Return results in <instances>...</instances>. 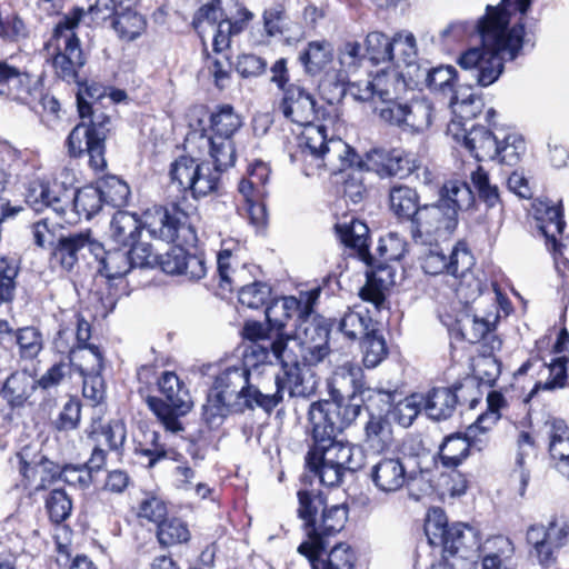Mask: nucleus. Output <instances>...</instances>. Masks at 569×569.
<instances>
[{
    "mask_svg": "<svg viewBox=\"0 0 569 569\" xmlns=\"http://www.w3.org/2000/svg\"><path fill=\"white\" fill-rule=\"evenodd\" d=\"M532 0H501L488 4L476 22L457 20L440 31L446 46L462 42L472 36L481 40L480 47L463 52L458 63L480 87L496 82L503 72L505 61L515 60L526 46L535 42L525 31V21Z\"/></svg>",
    "mask_w": 569,
    "mask_h": 569,
    "instance_id": "nucleus-1",
    "label": "nucleus"
},
{
    "mask_svg": "<svg viewBox=\"0 0 569 569\" xmlns=\"http://www.w3.org/2000/svg\"><path fill=\"white\" fill-rule=\"evenodd\" d=\"M360 411V403L343 399L315 401L309 407L312 445L307 452L306 465L323 486H339L346 472H356L363 466L362 450L337 438Z\"/></svg>",
    "mask_w": 569,
    "mask_h": 569,
    "instance_id": "nucleus-2",
    "label": "nucleus"
},
{
    "mask_svg": "<svg viewBox=\"0 0 569 569\" xmlns=\"http://www.w3.org/2000/svg\"><path fill=\"white\" fill-rule=\"evenodd\" d=\"M251 373L246 366L237 363L224 368L214 380L212 390L202 406V416L209 425H218L232 411L261 408L272 411L280 402L279 393H264L250 381Z\"/></svg>",
    "mask_w": 569,
    "mask_h": 569,
    "instance_id": "nucleus-3",
    "label": "nucleus"
},
{
    "mask_svg": "<svg viewBox=\"0 0 569 569\" xmlns=\"http://www.w3.org/2000/svg\"><path fill=\"white\" fill-rule=\"evenodd\" d=\"M101 101H87L82 94L78 97V111L80 118H88L77 124L67 138V148L70 157L80 158L89 156V166L94 171H103L107 168L106 139L111 130V118L102 110Z\"/></svg>",
    "mask_w": 569,
    "mask_h": 569,
    "instance_id": "nucleus-4",
    "label": "nucleus"
},
{
    "mask_svg": "<svg viewBox=\"0 0 569 569\" xmlns=\"http://www.w3.org/2000/svg\"><path fill=\"white\" fill-rule=\"evenodd\" d=\"M243 126L242 117L231 104L217 106L209 114L200 140L209 148L217 169H228L236 162L233 137Z\"/></svg>",
    "mask_w": 569,
    "mask_h": 569,
    "instance_id": "nucleus-5",
    "label": "nucleus"
},
{
    "mask_svg": "<svg viewBox=\"0 0 569 569\" xmlns=\"http://www.w3.org/2000/svg\"><path fill=\"white\" fill-rule=\"evenodd\" d=\"M83 16L84 11L82 9H76L70 14L64 16L54 27L49 43L57 50L52 62L56 74L68 83L81 84L79 72L86 64V57L74 30Z\"/></svg>",
    "mask_w": 569,
    "mask_h": 569,
    "instance_id": "nucleus-6",
    "label": "nucleus"
},
{
    "mask_svg": "<svg viewBox=\"0 0 569 569\" xmlns=\"http://www.w3.org/2000/svg\"><path fill=\"white\" fill-rule=\"evenodd\" d=\"M164 400L149 397L147 402L167 431L178 433L183 430L179 417L192 407L191 396L184 383L172 371H164L158 380Z\"/></svg>",
    "mask_w": 569,
    "mask_h": 569,
    "instance_id": "nucleus-7",
    "label": "nucleus"
},
{
    "mask_svg": "<svg viewBox=\"0 0 569 569\" xmlns=\"http://www.w3.org/2000/svg\"><path fill=\"white\" fill-rule=\"evenodd\" d=\"M299 516L305 520L308 540L335 535L343 529L347 521V509L343 506L325 507L320 496L306 490L298 491Z\"/></svg>",
    "mask_w": 569,
    "mask_h": 569,
    "instance_id": "nucleus-8",
    "label": "nucleus"
},
{
    "mask_svg": "<svg viewBox=\"0 0 569 569\" xmlns=\"http://www.w3.org/2000/svg\"><path fill=\"white\" fill-rule=\"evenodd\" d=\"M209 162L199 161L190 156H180L170 166V178L183 191H191L194 198L206 197L218 189L220 172Z\"/></svg>",
    "mask_w": 569,
    "mask_h": 569,
    "instance_id": "nucleus-9",
    "label": "nucleus"
},
{
    "mask_svg": "<svg viewBox=\"0 0 569 569\" xmlns=\"http://www.w3.org/2000/svg\"><path fill=\"white\" fill-rule=\"evenodd\" d=\"M28 451L23 450L17 455L19 461L20 473L29 481H36L39 477L40 482L36 486V489H42L47 482H50L56 476L64 481L66 483L78 487L80 489H87L92 483V476L84 465H66L60 470L58 467L40 456L36 459L28 460Z\"/></svg>",
    "mask_w": 569,
    "mask_h": 569,
    "instance_id": "nucleus-10",
    "label": "nucleus"
},
{
    "mask_svg": "<svg viewBox=\"0 0 569 569\" xmlns=\"http://www.w3.org/2000/svg\"><path fill=\"white\" fill-rule=\"evenodd\" d=\"M526 540L531 546V555L540 565L550 566L556 552L569 541V520L561 515H552L547 525L535 523L528 527Z\"/></svg>",
    "mask_w": 569,
    "mask_h": 569,
    "instance_id": "nucleus-11",
    "label": "nucleus"
},
{
    "mask_svg": "<svg viewBox=\"0 0 569 569\" xmlns=\"http://www.w3.org/2000/svg\"><path fill=\"white\" fill-rule=\"evenodd\" d=\"M458 224L453 209L443 207L439 201L422 206L411 219V234L416 242L428 243L449 237Z\"/></svg>",
    "mask_w": 569,
    "mask_h": 569,
    "instance_id": "nucleus-12",
    "label": "nucleus"
},
{
    "mask_svg": "<svg viewBox=\"0 0 569 569\" xmlns=\"http://www.w3.org/2000/svg\"><path fill=\"white\" fill-rule=\"evenodd\" d=\"M186 214L176 206L154 207L144 213L143 227L150 236L168 243L180 241L191 243L194 232L186 222Z\"/></svg>",
    "mask_w": 569,
    "mask_h": 569,
    "instance_id": "nucleus-13",
    "label": "nucleus"
},
{
    "mask_svg": "<svg viewBox=\"0 0 569 569\" xmlns=\"http://www.w3.org/2000/svg\"><path fill=\"white\" fill-rule=\"evenodd\" d=\"M302 127V132L297 137V148L290 152V160L299 163L303 173L310 177L323 169V154L329 139L323 126H315L312 122Z\"/></svg>",
    "mask_w": 569,
    "mask_h": 569,
    "instance_id": "nucleus-14",
    "label": "nucleus"
},
{
    "mask_svg": "<svg viewBox=\"0 0 569 569\" xmlns=\"http://www.w3.org/2000/svg\"><path fill=\"white\" fill-rule=\"evenodd\" d=\"M333 380L337 383L340 380L350 383L352 387V395L349 398H345L342 395H336V391H333L332 399H343L355 403L353 399L356 395H359L362 402L367 403L369 408L376 409L378 411L387 410L395 399V391L391 389L366 387L362 381L361 368L351 362H346L340 366L335 372Z\"/></svg>",
    "mask_w": 569,
    "mask_h": 569,
    "instance_id": "nucleus-15",
    "label": "nucleus"
},
{
    "mask_svg": "<svg viewBox=\"0 0 569 569\" xmlns=\"http://www.w3.org/2000/svg\"><path fill=\"white\" fill-rule=\"evenodd\" d=\"M307 309L308 306H305V312L299 316L295 336L299 341L301 359L308 365H317L329 353V329L320 318H311Z\"/></svg>",
    "mask_w": 569,
    "mask_h": 569,
    "instance_id": "nucleus-16",
    "label": "nucleus"
},
{
    "mask_svg": "<svg viewBox=\"0 0 569 569\" xmlns=\"http://www.w3.org/2000/svg\"><path fill=\"white\" fill-rule=\"evenodd\" d=\"M425 533L431 546L443 548V552H455L460 549L458 541H475V529L462 523L448 526L445 511L432 508L428 511L425 521Z\"/></svg>",
    "mask_w": 569,
    "mask_h": 569,
    "instance_id": "nucleus-17",
    "label": "nucleus"
},
{
    "mask_svg": "<svg viewBox=\"0 0 569 569\" xmlns=\"http://www.w3.org/2000/svg\"><path fill=\"white\" fill-rule=\"evenodd\" d=\"M270 169L261 161L256 162L249 170L248 178L239 183V192L246 202V210L250 222L257 227L263 226L267 221V209L264 198L268 196L267 182Z\"/></svg>",
    "mask_w": 569,
    "mask_h": 569,
    "instance_id": "nucleus-18",
    "label": "nucleus"
},
{
    "mask_svg": "<svg viewBox=\"0 0 569 569\" xmlns=\"http://www.w3.org/2000/svg\"><path fill=\"white\" fill-rule=\"evenodd\" d=\"M102 251V244L91 238L90 231L71 233L58 239L50 261L54 268L59 267L64 271H71L79 259L86 257L87 252L99 258Z\"/></svg>",
    "mask_w": 569,
    "mask_h": 569,
    "instance_id": "nucleus-19",
    "label": "nucleus"
},
{
    "mask_svg": "<svg viewBox=\"0 0 569 569\" xmlns=\"http://www.w3.org/2000/svg\"><path fill=\"white\" fill-rule=\"evenodd\" d=\"M26 202L37 212L50 209L62 220L71 203V190L57 181L37 179L28 186Z\"/></svg>",
    "mask_w": 569,
    "mask_h": 569,
    "instance_id": "nucleus-20",
    "label": "nucleus"
},
{
    "mask_svg": "<svg viewBox=\"0 0 569 569\" xmlns=\"http://www.w3.org/2000/svg\"><path fill=\"white\" fill-rule=\"evenodd\" d=\"M368 477L375 488L385 495L399 492L413 479L405 459L397 456L379 458L371 465Z\"/></svg>",
    "mask_w": 569,
    "mask_h": 569,
    "instance_id": "nucleus-21",
    "label": "nucleus"
},
{
    "mask_svg": "<svg viewBox=\"0 0 569 569\" xmlns=\"http://www.w3.org/2000/svg\"><path fill=\"white\" fill-rule=\"evenodd\" d=\"M488 440V436L472 423L465 435L453 433L445 438L439 449V461L445 468L456 469L468 458L470 449L480 451Z\"/></svg>",
    "mask_w": 569,
    "mask_h": 569,
    "instance_id": "nucleus-22",
    "label": "nucleus"
},
{
    "mask_svg": "<svg viewBox=\"0 0 569 569\" xmlns=\"http://www.w3.org/2000/svg\"><path fill=\"white\" fill-rule=\"evenodd\" d=\"M325 540L317 537L303 541L298 547V552L308 558L312 569H353L355 555L346 543L335 546L326 558H321V552L326 549Z\"/></svg>",
    "mask_w": 569,
    "mask_h": 569,
    "instance_id": "nucleus-23",
    "label": "nucleus"
},
{
    "mask_svg": "<svg viewBox=\"0 0 569 569\" xmlns=\"http://www.w3.org/2000/svg\"><path fill=\"white\" fill-rule=\"evenodd\" d=\"M160 258L161 269L169 274L182 276L190 281H198L207 274V261L202 254L190 253L183 249L186 242L176 241Z\"/></svg>",
    "mask_w": 569,
    "mask_h": 569,
    "instance_id": "nucleus-24",
    "label": "nucleus"
},
{
    "mask_svg": "<svg viewBox=\"0 0 569 569\" xmlns=\"http://www.w3.org/2000/svg\"><path fill=\"white\" fill-rule=\"evenodd\" d=\"M362 166L380 178L405 177L416 168L413 160L401 149L373 148L366 154Z\"/></svg>",
    "mask_w": 569,
    "mask_h": 569,
    "instance_id": "nucleus-25",
    "label": "nucleus"
},
{
    "mask_svg": "<svg viewBox=\"0 0 569 569\" xmlns=\"http://www.w3.org/2000/svg\"><path fill=\"white\" fill-rule=\"evenodd\" d=\"M282 93L279 109L286 119L302 126L312 123L318 118L315 98L303 87L290 83Z\"/></svg>",
    "mask_w": 569,
    "mask_h": 569,
    "instance_id": "nucleus-26",
    "label": "nucleus"
},
{
    "mask_svg": "<svg viewBox=\"0 0 569 569\" xmlns=\"http://www.w3.org/2000/svg\"><path fill=\"white\" fill-rule=\"evenodd\" d=\"M312 366L303 361V365L293 366L283 371L282 376L278 375L274 379L277 389L273 393H279L281 401L284 390H288L290 397L313 396L318 388V380Z\"/></svg>",
    "mask_w": 569,
    "mask_h": 569,
    "instance_id": "nucleus-27",
    "label": "nucleus"
},
{
    "mask_svg": "<svg viewBox=\"0 0 569 569\" xmlns=\"http://www.w3.org/2000/svg\"><path fill=\"white\" fill-rule=\"evenodd\" d=\"M498 319V310L475 307L459 310L456 325L461 337L470 343L486 339Z\"/></svg>",
    "mask_w": 569,
    "mask_h": 569,
    "instance_id": "nucleus-28",
    "label": "nucleus"
},
{
    "mask_svg": "<svg viewBox=\"0 0 569 569\" xmlns=\"http://www.w3.org/2000/svg\"><path fill=\"white\" fill-rule=\"evenodd\" d=\"M91 337V327L88 321L79 315H74V320L69 323L60 325V328L53 339V348L61 355H68L71 359L83 343Z\"/></svg>",
    "mask_w": 569,
    "mask_h": 569,
    "instance_id": "nucleus-29",
    "label": "nucleus"
},
{
    "mask_svg": "<svg viewBox=\"0 0 569 569\" xmlns=\"http://www.w3.org/2000/svg\"><path fill=\"white\" fill-rule=\"evenodd\" d=\"M535 212L538 228L546 238L547 246H551L556 252L559 248L556 236L561 234L566 226L561 204H553L548 199L538 200L535 203Z\"/></svg>",
    "mask_w": 569,
    "mask_h": 569,
    "instance_id": "nucleus-30",
    "label": "nucleus"
},
{
    "mask_svg": "<svg viewBox=\"0 0 569 569\" xmlns=\"http://www.w3.org/2000/svg\"><path fill=\"white\" fill-rule=\"evenodd\" d=\"M400 71H405L411 80L416 68H420L418 62L417 40L412 32L400 31L392 37L390 60Z\"/></svg>",
    "mask_w": 569,
    "mask_h": 569,
    "instance_id": "nucleus-31",
    "label": "nucleus"
},
{
    "mask_svg": "<svg viewBox=\"0 0 569 569\" xmlns=\"http://www.w3.org/2000/svg\"><path fill=\"white\" fill-rule=\"evenodd\" d=\"M456 295L461 309L483 308L485 305H489L491 309H497L495 305L498 296L497 289L495 288L493 292L483 293V282L475 273L467 274L466 278L458 280Z\"/></svg>",
    "mask_w": 569,
    "mask_h": 569,
    "instance_id": "nucleus-32",
    "label": "nucleus"
},
{
    "mask_svg": "<svg viewBox=\"0 0 569 569\" xmlns=\"http://www.w3.org/2000/svg\"><path fill=\"white\" fill-rule=\"evenodd\" d=\"M376 94L381 102L403 100L406 94L416 88L405 71L388 70L375 76Z\"/></svg>",
    "mask_w": 569,
    "mask_h": 569,
    "instance_id": "nucleus-33",
    "label": "nucleus"
},
{
    "mask_svg": "<svg viewBox=\"0 0 569 569\" xmlns=\"http://www.w3.org/2000/svg\"><path fill=\"white\" fill-rule=\"evenodd\" d=\"M498 134L482 126H473L470 129L463 128L462 140L465 147L479 161L496 160Z\"/></svg>",
    "mask_w": 569,
    "mask_h": 569,
    "instance_id": "nucleus-34",
    "label": "nucleus"
},
{
    "mask_svg": "<svg viewBox=\"0 0 569 569\" xmlns=\"http://www.w3.org/2000/svg\"><path fill=\"white\" fill-rule=\"evenodd\" d=\"M490 342L482 346V351L473 360L475 377L482 383L492 387L501 373V362L495 356L500 350L501 340L497 337H489Z\"/></svg>",
    "mask_w": 569,
    "mask_h": 569,
    "instance_id": "nucleus-35",
    "label": "nucleus"
},
{
    "mask_svg": "<svg viewBox=\"0 0 569 569\" xmlns=\"http://www.w3.org/2000/svg\"><path fill=\"white\" fill-rule=\"evenodd\" d=\"M411 83L419 87H427L431 91L448 93L453 91L456 80V69L450 66H440L436 68L420 67L415 69Z\"/></svg>",
    "mask_w": 569,
    "mask_h": 569,
    "instance_id": "nucleus-36",
    "label": "nucleus"
},
{
    "mask_svg": "<svg viewBox=\"0 0 569 569\" xmlns=\"http://www.w3.org/2000/svg\"><path fill=\"white\" fill-rule=\"evenodd\" d=\"M423 410L432 420H446L452 416L458 402V396L451 388H432L427 393H422Z\"/></svg>",
    "mask_w": 569,
    "mask_h": 569,
    "instance_id": "nucleus-37",
    "label": "nucleus"
},
{
    "mask_svg": "<svg viewBox=\"0 0 569 569\" xmlns=\"http://www.w3.org/2000/svg\"><path fill=\"white\" fill-rule=\"evenodd\" d=\"M375 326L369 311L361 306L349 308L338 320V330L350 340L365 337Z\"/></svg>",
    "mask_w": 569,
    "mask_h": 569,
    "instance_id": "nucleus-38",
    "label": "nucleus"
},
{
    "mask_svg": "<svg viewBox=\"0 0 569 569\" xmlns=\"http://www.w3.org/2000/svg\"><path fill=\"white\" fill-rule=\"evenodd\" d=\"M301 311V302L290 296V297H281L278 299H273L270 305L266 308V318L269 327L276 331V335L283 333L289 319L292 318L296 313H303Z\"/></svg>",
    "mask_w": 569,
    "mask_h": 569,
    "instance_id": "nucleus-39",
    "label": "nucleus"
},
{
    "mask_svg": "<svg viewBox=\"0 0 569 569\" xmlns=\"http://www.w3.org/2000/svg\"><path fill=\"white\" fill-rule=\"evenodd\" d=\"M36 379L28 371L11 373L2 388L3 397L13 407L22 406L37 388Z\"/></svg>",
    "mask_w": 569,
    "mask_h": 569,
    "instance_id": "nucleus-40",
    "label": "nucleus"
},
{
    "mask_svg": "<svg viewBox=\"0 0 569 569\" xmlns=\"http://www.w3.org/2000/svg\"><path fill=\"white\" fill-rule=\"evenodd\" d=\"M336 229L347 247L355 249L362 260L369 259V228L366 223L352 218L350 222L338 223Z\"/></svg>",
    "mask_w": 569,
    "mask_h": 569,
    "instance_id": "nucleus-41",
    "label": "nucleus"
},
{
    "mask_svg": "<svg viewBox=\"0 0 569 569\" xmlns=\"http://www.w3.org/2000/svg\"><path fill=\"white\" fill-rule=\"evenodd\" d=\"M363 162L358 161L356 151L340 138L329 139L323 154V169L328 168L332 172L342 171L346 168Z\"/></svg>",
    "mask_w": 569,
    "mask_h": 569,
    "instance_id": "nucleus-42",
    "label": "nucleus"
},
{
    "mask_svg": "<svg viewBox=\"0 0 569 569\" xmlns=\"http://www.w3.org/2000/svg\"><path fill=\"white\" fill-rule=\"evenodd\" d=\"M443 207L453 209L458 218V211L468 209L475 201L473 192L470 186L460 180H450L446 182L441 189L440 199L438 200Z\"/></svg>",
    "mask_w": 569,
    "mask_h": 569,
    "instance_id": "nucleus-43",
    "label": "nucleus"
},
{
    "mask_svg": "<svg viewBox=\"0 0 569 569\" xmlns=\"http://www.w3.org/2000/svg\"><path fill=\"white\" fill-rule=\"evenodd\" d=\"M141 223L136 214L118 211L110 222V234L114 242L127 247L140 236Z\"/></svg>",
    "mask_w": 569,
    "mask_h": 569,
    "instance_id": "nucleus-44",
    "label": "nucleus"
},
{
    "mask_svg": "<svg viewBox=\"0 0 569 569\" xmlns=\"http://www.w3.org/2000/svg\"><path fill=\"white\" fill-rule=\"evenodd\" d=\"M525 151L526 143L521 134L516 131H499L496 159L500 163L515 166Z\"/></svg>",
    "mask_w": 569,
    "mask_h": 569,
    "instance_id": "nucleus-45",
    "label": "nucleus"
},
{
    "mask_svg": "<svg viewBox=\"0 0 569 569\" xmlns=\"http://www.w3.org/2000/svg\"><path fill=\"white\" fill-rule=\"evenodd\" d=\"M272 358L278 361L282 370L286 371L290 367L299 366V341L296 336L286 333L276 335L274 339L270 342Z\"/></svg>",
    "mask_w": 569,
    "mask_h": 569,
    "instance_id": "nucleus-46",
    "label": "nucleus"
},
{
    "mask_svg": "<svg viewBox=\"0 0 569 569\" xmlns=\"http://www.w3.org/2000/svg\"><path fill=\"white\" fill-rule=\"evenodd\" d=\"M365 442L376 451L388 448L392 442V429L390 422L381 415H371L365 425Z\"/></svg>",
    "mask_w": 569,
    "mask_h": 569,
    "instance_id": "nucleus-47",
    "label": "nucleus"
},
{
    "mask_svg": "<svg viewBox=\"0 0 569 569\" xmlns=\"http://www.w3.org/2000/svg\"><path fill=\"white\" fill-rule=\"evenodd\" d=\"M306 71L319 73L332 60V47L328 41H311L299 57Z\"/></svg>",
    "mask_w": 569,
    "mask_h": 569,
    "instance_id": "nucleus-48",
    "label": "nucleus"
},
{
    "mask_svg": "<svg viewBox=\"0 0 569 569\" xmlns=\"http://www.w3.org/2000/svg\"><path fill=\"white\" fill-rule=\"evenodd\" d=\"M88 437L99 446L106 445L110 450L118 451L126 441V425L121 420H112L99 428L93 427Z\"/></svg>",
    "mask_w": 569,
    "mask_h": 569,
    "instance_id": "nucleus-49",
    "label": "nucleus"
},
{
    "mask_svg": "<svg viewBox=\"0 0 569 569\" xmlns=\"http://www.w3.org/2000/svg\"><path fill=\"white\" fill-rule=\"evenodd\" d=\"M460 549L455 552H446L451 558L446 556V561L450 569H476L478 561L481 559L480 542L478 533L475 530V541L460 540L458 541Z\"/></svg>",
    "mask_w": 569,
    "mask_h": 569,
    "instance_id": "nucleus-50",
    "label": "nucleus"
},
{
    "mask_svg": "<svg viewBox=\"0 0 569 569\" xmlns=\"http://www.w3.org/2000/svg\"><path fill=\"white\" fill-rule=\"evenodd\" d=\"M71 202L78 217L89 220L100 211L103 196H101L98 187H86L77 192L71 190Z\"/></svg>",
    "mask_w": 569,
    "mask_h": 569,
    "instance_id": "nucleus-51",
    "label": "nucleus"
},
{
    "mask_svg": "<svg viewBox=\"0 0 569 569\" xmlns=\"http://www.w3.org/2000/svg\"><path fill=\"white\" fill-rule=\"evenodd\" d=\"M190 537L188 525L177 517H167L157 528L158 541L163 547L186 543Z\"/></svg>",
    "mask_w": 569,
    "mask_h": 569,
    "instance_id": "nucleus-52",
    "label": "nucleus"
},
{
    "mask_svg": "<svg viewBox=\"0 0 569 569\" xmlns=\"http://www.w3.org/2000/svg\"><path fill=\"white\" fill-rule=\"evenodd\" d=\"M432 120V106L423 98H412L407 102L405 128L412 131H423L429 128Z\"/></svg>",
    "mask_w": 569,
    "mask_h": 569,
    "instance_id": "nucleus-53",
    "label": "nucleus"
},
{
    "mask_svg": "<svg viewBox=\"0 0 569 569\" xmlns=\"http://www.w3.org/2000/svg\"><path fill=\"white\" fill-rule=\"evenodd\" d=\"M391 210L401 218L409 219L416 214L418 207V194L416 190L407 186H396L389 194Z\"/></svg>",
    "mask_w": 569,
    "mask_h": 569,
    "instance_id": "nucleus-54",
    "label": "nucleus"
},
{
    "mask_svg": "<svg viewBox=\"0 0 569 569\" xmlns=\"http://www.w3.org/2000/svg\"><path fill=\"white\" fill-rule=\"evenodd\" d=\"M101 253H104L100 259L101 270L108 279L122 278L132 269L127 247L120 246L117 249L102 251Z\"/></svg>",
    "mask_w": 569,
    "mask_h": 569,
    "instance_id": "nucleus-55",
    "label": "nucleus"
},
{
    "mask_svg": "<svg viewBox=\"0 0 569 569\" xmlns=\"http://www.w3.org/2000/svg\"><path fill=\"white\" fill-rule=\"evenodd\" d=\"M69 363L74 367L80 375L101 373L103 368L102 353L97 346L86 342L71 356Z\"/></svg>",
    "mask_w": 569,
    "mask_h": 569,
    "instance_id": "nucleus-56",
    "label": "nucleus"
},
{
    "mask_svg": "<svg viewBox=\"0 0 569 569\" xmlns=\"http://www.w3.org/2000/svg\"><path fill=\"white\" fill-rule=\"evenodd\" d=\"M0 93H4V87L16 90L17 93L29 92L30 74L22 68H19L9 60L0 61Z\"/></svg>",
    "mask_w": 569,
    "mask_h": 569,
    "instance_id": "nucleus-57",
    "label": "nucleus"
},
{
    "mask_svg": "<svg viewBox=\"0 0 569 569\" xmlns=\"http://www.w3.org/2000/svg\"><path fill=\"white\" fill-rule=\"evenodd\" d=\"M113 28L121 39L132 41L144 31L146 20L130 9L119 11L113 21Z\"/></svg>",
    "mask_w": 569,
    "mask_h": 569,
    "instance_id": "nucleus-58",
    "label": "nucleus"
},
{
    "mask_svg": "<svg viewBox=\"0 0 569 569\" xmlns=\"http://www.w3.org/2000/svg\"><path fill=\"white\" fill-rule=\"evenodd\" d=\"M363 365L367 368H376L388 356L386 340L376 328L369 331L362 341Z\"/></svg>",
    "mask_w": 569,
    "mask_h": 569,
    "instance_id": "nucleus-59",
    "label": "nucleus"
},
{
    "mask_svg": "<svg viewBox=\"0 0 569 569\" xmlns=\"http://www.w3.org/2000/svg\"><path fill=\"white\" fill-rule=\"evenodd\" d=\"M422 403V393H412L393 407L390 411L391 417L398 425L408 428L423 410Z\"/></svg>",
    "mask_w": 569,
    "mask_h": 569,
    "instance_id": "nucleus-60",
    "label": "nucleus"
},
{
    "mask_svg": "<svg viewBox=\"0 0 569 569\" xmlns=\"http://www.w3.org/2000/svg\"><path fill=\"white\" fill-rule=\"evenodd\" d=\"M472 187L477 191L478 197L488 208H493L500 203V192L497 184L492 183L488 172L478 166L470 176Z\"/></svg>",
    "mask_w": 569,
    "mask_h": 569,
    "instance_id": "nucleus-61",
    "label": "nucleus"
},
{
    "mask_svg": "<svg viewBox=\"0 0 569 569\" xmlns=\"http://www.w3.org/2000/svg\"><path fill=\"white\" fill-rule=\"evenodd\" d=\"M103 202L112 207H123L128 203L130 196L129 186L118 177L104 178L98 187Z\"/></svg>",
    "mask_w": 569,
    "mask_h": 569,
    "instance_id": "nucleus-62",
    "label": "nucleus"
},
{
    "mask_svg": "<svg viewBox=\"0 0 569 569\" xmlns=\"http://www.w3.org/2000/svg\"><path fill=\"white\" fill-rule=\"evenodd\" d=\"M29 29L23 19L16 12L0 10V38L6 42H18L27 39Z\"/></svg>",
    "mask_w": 569,
    "mask_h": 569,
    "instance_id": "nucleus-63",
    "label": "nucleus"
},
{
    "mask_svg": "<svg viewBox=\"0 0 569 569\" xmlns=\"http://www.w3.org/2000/svg\"><path fill=\"white\" fill-rule=\"evenodd\" d=\"M450 106L456 118L470 120L480 111L481 101L473 93H467L466 89L460 87L455 91L450 100Z\"/></svg>",
    "mask_w": 569,
    "mask_h": 569,
    "instance_id": "nucleus-64",
    "label": "nucleus"
}]
</instances>
